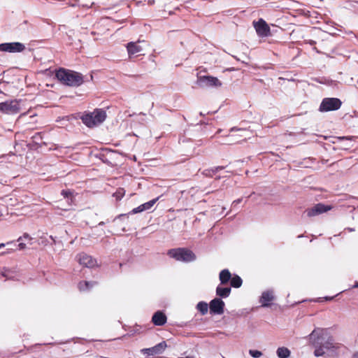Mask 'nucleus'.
Returning a JSON list of instances; mask_svg holds the SVG:
<instances>
[{"label":"nucleus","instance_id":"1","mask_svg":"<svg viewBox=\"0 0 358 358\" xmlns=\"http://www.w3.org/2000/svg\"><path fill=\"white\" fill-rule=\"evenodd\" d=\"M55 77L62 84L69 87H79L84 83L80 73L64 68L56 71Z\"/></svg>","mask_w":358,"mask_h":358},{"label":"nucleus","instance_id":"2","mask_svg":"<svg viewBox=\"0 0 358 358\" xmlns=\"http://www.w3.org/2000/svg\"><path fill=\"white\" fill-rule=\"evenodd\" d=\"M106 112L101 108H96L92 113L84 114L81 117L82 122L84 124L90 128L101 124L106 118Z\"/></svg>","mask_w":358,"mask_h":358},{"label":"nucleus","instance_id":"3","mask_svg":"<svg viewBox=\"0 0 358 358\" xmlns=\"http://www.w3.org/2000/svg\"><path fill=\"white\" fill-rule=\"evenodd\" d=\"M167 255L176 261L190 262L196 259L195 254L187 248H178L169 250Z\"/></svg>","mask_w":358,"mask_h":358},{"label":"nucleus","instance_id":"4","mask_svg":"<svg viewBox=\"0 0 358 358\" xmlns=\"http://www.w3.org/2000/svg\"><path fill=\"white\" fill-rule=\"evenodd\" d=\"M342 105L341 101L338 98H324L322 101L319 110L328 112L338 110Z\"/></svg>","mask_w":358,"mask_h":358},{"label":"nucleus","instance_id":"5","mask_svg":"<svg viewBox=\"0 0 358 358\" xmlns=\"http://www.w3.org/2000/svg\"><path fill=\"white\" fill-rule=\"evenodd\" d=\"M146 43L145 41H137L136 42H129L127 44L126 48L128 52L129 58L132 59L134 57L143 55L142 52L144 48L140 43Z\"/></svg>","mask_w":358,"mask_h":358},{"label":"nucleus","instance_id":"6","mask_svg":"<svg viewBox=\"0 0 358 358\" xmlns=\"http://www.w3.org/2000/svg\"><path fill=\"white\" fill-rule=\"evenodd\" d=\"M20 111V106L17 100L6 101L0 103V112L13 115L16 114Z\"/></svg>","mask_w":358,"mask_h":358},{"label":"nucleus","instance_id":"7","mask_svg":"<svg viewBox=\"0 0 358 358\" xmlns=\"http://www.w3.org/2000/svg\"><path fill=\"white\" fill-rule=\"evenodd\" d=\"M332 206L330 205H325L322 203L315 204L312 208H309L306 210L305 213L309 217H315L326 213L332 209Z\"/></svg>","mask_w":358,"mask_h":358},{"label":"nucleus","instance_id":"8","mask_svg":"<svg viewBox=\"0 0 358 358\" xmlns=\"http://www.w3.org/2000/svg\"><path fill=\"white\" fill-rule=\"evenodd\" d=\"M252 24L259 37H267L271 35V29L264 20L260 18L258 21H254Z\"/></svg>","mask_w":358,"mask_h":358},{"label":"nucleus","instance_id":"9","mask_svg":"<svg viewBox=\"0 0 358 358\" xmlns=\"http://www.w3.org/2000/svg\"><path fill=\"white\" fill-rule=\"evenodd\" d=\"M25 50V45L20 42L4 43L0 44V51L8 52H21Z\"/></svg>","mask_w":358,"mask_h":358},{"label":"nucleus","instance_id":"10","mask_svg":"<svg viewBox=\"0 0 358 358\" xmlns=\"http://www.w3.org/2000/svg\"><path fill=\"white\" fill-rule=\"evenodd\" d=\"M198 82L205 87H219L222 85V82L217 78L211 76H198Z\"/></svg>","mask_w":358,"mask_h":358},{"label":"nucleus","instance_id":"11","mask_svg":"<svg viewBox=\"0 0 358 358\" xmlns=\"http://www.w3.org/2000/svg\"><path fill=\"white\" fill-rule=\"evenodd\" d=\"M224 303L220 298L213 299L209 303L211 314L222 315L224 313Z\"/></svg>","mask_w":358,"mask_h":358},{"label":"nucleus","instance_id":"12","mask_svg":"<svg viewBox=\"0 0 358 358\" xmlns=\"http://www.w3.org/2000/svg\"><path fill=\"white\" fill-rule=\"evenodd\" d=\"M166 348V344L164 341L155 345L150 348H144L141 351L143 354L148 356H155L162 354Z\"/></svg>","mask_w":358,"mask_h":358},{"label":"nucleus","instance_id":"13","mask_svg":"<svg viewBox=\"0 0 358 358\" xmlns=\"http://www.w3.org/2000/svg\"><path fill=\"white\" fill-rule=\"evenodd\" d=\"M77 257L79 264L83 266L92 268L96 264V261L85 253H80Z\"/></svg>","mask_w":358,"mask_h":358},{"label":"nucleus","instance_id":"14","mask_svg":"<svg viewBox=\"0 0 358 358\" xmlns=\"http://www.w3.org/2000/svg\"><path fill=\"white\" fill-rule=\"evenodd\" d=\"M166 315L162 311H157L152 317V322L156 326H162L166 323Z\"/></svg>","mask_w":358,"mask_h":358},{"label":"nucleus","instance_id":"15","mask_svg":"<svg viewBox=\"0 0 358 358\" xmlns=\"http://www.w3.org/2000/svg\"><path fill=\"white\" fill-rule=\"evenodd\" d=\"M274 296L272 292L266 291L262 293L260 298V303L264 307L268 306L270 303L273 300Z\"/></svg>","mask_w":358,"mask_h":358},{"label":"nucleus","instance_id":"16","mask_svg":"<svg viewBox=\"0 0 358 358\" xmlns=\"http://www.w3.org/2000/svg\"><path fill=\"white\" fill-rule=\"evenodd\" d=\"M219 278L222 285H226L231 279V274L228 269H223L220 271Z\"/></svg>","mask_w":358,"mask_h":358},{"label":"nucleus","instance_id":"17","mask_svg":"<svg viewBox=\"0 0 358 358\" xmlns=\"http://www.w3.org/2000/svg\"><path fill=\"white\" fill-rule=\"evenodd\" d=\"M96 284V282H89V281L83 280L78 283V287L80 291H87L90 289H91Z\"/></svg>","mask_w":358,"mask_h":358},{"label":"nucleus","instance_id":"18","mask_svg":"<svg viewBox=\"0 0 358 358\" xmlns=\"http://www.w3.org/2000/svg\"><path fill=\"white\" fill-rule=\"evenodd\" d=\"M231 292V287H222L218 286L216 288V294L220 297L226 298L229 296Z\"/></svg>","mask_w":358,"mask_h":358},{"label":"nucleus","instance_id":"19","mask_svg":"<svg viewBox=\"0 0 358 358\" xmlns=\"http://www.w3.org/2000/svg\"><path fill=\"white\" fill-rule=\"evenodd\" d=\"M276 352L279 358H288L291 353L290 350L285 347L278 348Z\"/></svg>","mask_w":358,"mask_h":358},{"label":"nucleus","instance_id":"20","mask_svg":"<svg viewBox=\"0 0 358 358\" xmlns=\"http://www.w3.org/2000/svg\"><path fill=\"white\" fill-rule=\"evenodd\" d=\"M243 283V280L241 278L237 275H234L231 277V279L230 280L231 286L234 288H239Z\"/></svg>","mask_w":358,"mask_h":358},{"label":"nucleus","instance_id":"21","mask_svg":"<svg viewBox=\"0 0 358 358\" xmlns=\"http://www.w3.org/2000/svg\"><path fill=\"white\" fill-rule=\"evenodd\" d=\"M196 309L201 313L202 315H204L208 313V305L206 302L200 301L196 305Z\"/></svg>","mask_w":358,"mask_h":358},{"label":"nucleus","instance_id":"22","mask_svg":"<svg viewBox=\"0 0 358 358\" xmlns=\"http://www.w3.org/2000/svg\"><path fill=\"white\" fill-rule=\"evenodd\" d=\"M16 247H17L16 248H8L6 251L0 253V255L10 254V253L15 251L17 249L20 250H24L26 248V244L24 243H20L18 245H16Z\"/></svg>","mask_w":358,"mask_h":358},{"label":"nucleus","instance_id":"23","mask_svg":"<svg viewBox=\"0 0 358 358\" xmlns=\"http://www.w3.org/2000/svg\"><path fill=\"white\" fill-rule=\"evenodd\" d=\"M159 196H158L155 199H153L149 201L148 202L141 204V206L143 207L142 208L143 209V210L145 211V210H148L151 209L152 208V206L156 203V202L159 200Z\"/></svg>","mask_w":358,"mask_h":358},{"label":"nucleus","instance_id":"24","mask_svg":"<svg viewBox=\"0 0 358 358\" xmlns=\"http://www.w3.org/2000/svg\"><path fill=\"white\" fill-rule=\"evenodd\" d=\"M61 194L64 198H72L73 197V192L70 189H63L61 192Z\"/></svg>","mask_w":358,"mask_h":358},{"label":"nucleus","instance_id":"25","mask_svg":"<svg viewBox=\"0 0 358 358\" xmlns=\"http://www.w3.org/2000/svg\"><path fill=\"white\" fill-rule=\"evenodd\" d=\"M249 354L252 357H255V358H259V357H260L262 355V353L260 351L256 350H249Z\"/></svg>","mask_w":358,"mask_h":358},{"label":"nucleus","instance_id":"26","mask_svg":"<svg viewBox=\"0 0 358 358\" xmlns=\"http://www.w3.org/2000/svg\"><path fill=\"white\" fill-rule=\"evenodd\" d=\"M324 354V351L323 350V347L322 346H319L318 348H317L315 351H314V355L316 356V357H320V356H322Z\"/></svg>","mask_w":358,"mask_h":358},{"label":"nucleus","instance_id":"27","mask_svg":"<svg viewBox=\"0 0 358 358\" xmlns=\"http://www.w3.org/2000/svg\"><path fill=\"white\" fill-rule=\"evenodd\" d=\"M143 207L141 206V205H140L139 206L134 208L131 211V214H136V213H141L143 210V209L142 208Z\"/></svg>","mask_w":358,"mask_h":358},{"label":"nucleus","instance_id":"28","mask_svg":"<svg viewBox=\"0 0 358 358\" xmlns=\"http://www.w3.org/2000/svg\"><path fill=\"white\" fill-rule=\"evenodd\" d=\"M22 238H24V239H27L29 240V241H31V238L29 236V235L28 234H24L23 235L22 237H20L18 239H17V241H20Z\"/></svg>","mask_w":358,"mask_h":358},{"label":"nucleus","instance_id":"29","mask_svg":"<svg viewBox=\"0 0 358 358\" xmlns=\"http://www.w3.org/2000/svg\"><path fill=\"white\" fill-rule=\"evenodd\" d=\"M10 244H13V242H8L6 243H1L0 244V248H2L3 247H5L6 245H10Z\"/></svg>","mask_w":358,"mask_h":358},{"label":"nucleus","instance_id":"30","mask_svg":"<svg viewBox=\"0 0 358 358\" xmlns=\"http://www.w3.org/2000/svg\"><path fill=\"white\" fill-rule=\"evenodd\" d=\"M241 201H242V199H237V200H235V201H234V202H233V205H234V206H235V205H236V204H238L239 203H241Z\"/></svg>","mask_w":358,"mask_h":358},{"label":"nucleus","instance_id":"31","mask_svg":"<svg viewBox=\"0 0 358 358\" xmlns=\"http://www.w3.org/2000/svg\"><path fill=\"white\" fill-rule=\"evenodd\" d=\"M326 348H330L332 347V343L329 341L327 342V345L324 346Z\"/></svg>","mask_w":358,"mask_h":358},{"label":"nucleus","instance_id":"32","mask_svg":"<svg viewBox=\"0 0 358 358\" xmlns=\"http://www.w3.org/2000/svg\"><path fill=\"white\" fill-rule=\"evenodd\" d=\"M234 130H238L239 131V130H241V129H236L235 127H233V128L231 129V131H234Z\"/></svg>","mask_w":358,"mask_h":358},{"label":"nucleus","instance_id":"33","mask_svg":"<svg viewBox=\"0 0 358 358\" xmlns=\"http://www.w3.org/2000/svg\"><path fill=\"white\" fill-rule=\"evenodd\" d=\"M353 287L354 288H357L358 287V282H355V284L353 285Z\"/></svg>","mask_w":358,"mask_h":358},{"label":"nucleus","instance_id":"34","mask_svg":"<svg viewBox=\"0 0 358 358\" xmlns=\"http://www.w3.org/2000/svg\"><path fill=\"white\" fill-rule=\"evenodd\" d=\"M216 169H217V170H221V169H223V167H222V166H220V167L219 166V167H217Z\"/></svg>","mask_w":358,"mask_h":358},{"label":"nucleus","instance_id":"35","mask_svg":"<svg viewBox=\"0 0 358 358\" xmlns=\"http://www.w3.org/2000/svg\"><path fill=\"white\" fill-rule=\"evenodd\" d=\"M313 43H315V41H312L310 42V44H313Z\"/></svg>","mask_w":358,"mask_h":358},{"label":"nucleus","instance_id":"36","mask_svg":"<svg viewBox=\"0 0 358 358\" xmlns=\"http://www.w3.org/2000/svg\"><path fill=\"white\" fill-rule=\"evenodd\" d=\"M326 299H329V300H331V299H332V297H330V298H326Z\"/></svg>","mask_w":358,"mask_h":358},{"label":"nucleus","instance_id":"37","mask_svg":"<svg viewBox=\"0 0 358 358\" xmlns=\"http://www.w3.org/2000/svg\"><path fill=\"white\" fill-rule=\"evenodd\" d=\"M223 358H224V357H223Z\"/></svg>","mask_w":358,"mask_h":358}]
</instances>
